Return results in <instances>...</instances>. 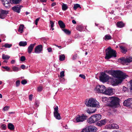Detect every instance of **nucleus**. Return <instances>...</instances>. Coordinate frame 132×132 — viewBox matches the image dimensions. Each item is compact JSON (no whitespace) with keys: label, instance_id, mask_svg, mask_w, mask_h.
Returning a JSON list of instances; mask_svg holds the SVG:
<instances>
[{"label":"nucleus","instance_id":"27","mask_svg":"<svg viewBox=\"0 0 132 132\" xmlns=\"http://www.w3.org/2000/svg\"><path fill=\"white\" fill-rule=\"evenodd\" d=\"M24 27V25H21L19 27L18 31L22 33L23 31V29Z\"/></svg>","mask_w":132,"mask_h":132},{"label":"nucleus","instance_id":"54","mask_svg":"<svg viewBox=\"0 0 132 132\" xmlns=\"http://www.w3.org/2000/svg\"><path fill=\"white\" fill-rule=\"evenodd\" d=\"M21 68L22 69H24L26 68V66L24 65H22L21 66Z\"/></svg>","mask_w":132,"mask_h":132},{"label":"nucleus","instance_id":"38","mask_svg":"<svg viewBox=\"0 0 132 132\" xmlns=\"http://www.w3.org/2000/svg\"><path fill=\"white\" fill-rule=\"evenodd\" d=\"M81 132H89L88 127L85 128L83 129L81 131Z\"/></svg>","mask_w":132,"mask_h":132},{"label":"nucleus","instance_id":"26","mask_svg":"<svg viewBox=\"0 0 132 132\" xmlns=\"http://www.w3.org/2000/svg\"><path fill=\"white\" fill-rule=\"evenodd\" d=\"M19 45L20 46H24L27 45V43L26 41H21L19 43Z\"/></svg>","mask_w":132,"mask_h":132},{"label":"nucleus","instance_id":"63","mask_svg":"<svg viewBox=\"0 0 132 132\" xmlns=\"http://www.w3.org/2000/svg\"><path fill=\"white\" fill-rule=\"evenodd\" d=\"M112 132H120L119 131H117L116 130H114Z\"/></svg>","mask_w":132,"mask_h":132},{"label":"nucleus","instance_id":"15","mask_svg":"<svg viewBox=\"0 0 132 132\" xmlns=\"http://www.w3.org/2000/svg\"><path fill=\"white\" fill-rule=\"evenodd\" d=\"M21 6L20 5H18L17 6H14L12 7V9L15 12L19 13L21 9Z\"/></svg>","mask_w":132,"mask_h":132},{"label":"nucleus","instance_id":"6","mask_svg":"<svg viewBox=\"0 0 132 132\" xmlns=\"http://www.w3.org/2000/svg\"><path fill=\"white\" fill-rule=\"evenodd\" d=\"M105 87L103 85L97 86L95 90L98 93H102L104 94L105 90Z\"/></svg>","mask_w":132,"mask_h":132},{"label":"nucleus","instance_id":"56","mask_svg":"<svg viewBox=\"0 0 132 132\" xmlns=\"http://www.w3.org/2000/svg\"><path fill=\"white\" fill-rule=\"evenodd\" d=\"M56 5V3L55 2L51 4V6L52 7H53Z\"/></svg>","mask_w":132,"mask_h":132},{"label":"nucleus","instance_id":"43","mask_svg":"<svg viewBox=\"0 0 132 132\" xmlns=\"http://www.w3.org/2000/svg\"><path fill=\"white\" fill-rule=\"evenodd\" d=\"M27 83V81L25 79L22 80L21 81V83L23 85H24Z\"/></svg>","mask_w":132,"mask_h":132},{"label":"nucleus","instance_id":"36","mask_svg":"<svg viewBox=\"0 0 132 132\" xmlns=\"http://www.w3.org/2000/svg\"><path fill=\"white\" fill-rule=\"evenodd\" d=\"M96 110V109H95V110L92 111V110H90L89 109H88L87 110V112L89 114H90L91 113H94Z\"/></svg>","mask_w":132,"mask_h":132},{"label":"nucleus","instance_id":"41","mask_svg":"<svg viewBox=\"0 0 132 132\" xmlns=\"http://www.w3.org/2000/svg\"><path fill=\"white\" fill-rule=\"evenodd\" d=\"M77 29L78 30L80 31H81L83 29V27L81 26H79L77 28Z\"/></svg>","mask_w":132,"mask_h":132},{"label":"nucleus","instance_id":"16","mask_svg":"<svg viewBox=\"0 0 132 132\" xmlns=\"http://www.w3.org/2000/svg\"><path fill=\"white\" fill-rule=\"evenodd\" d=\"M36 44L35 43L34 44H31L28 46V51L29 53H31Z\"/></svg>","mask_w":132,"mask_h":132},{"label":"nucleus","instance_id":"51","mask_svg":"<svg viewBox=\"0 0 132 132\" xmlns=\"http://www.w3.org/2000/svg\"><path fill=\"white\" fill-rule=\"evenodd\" d=\"M39 19H40L39 18H37L35 20V24L36 25H37L38 22L39 21Z\"/></svg>","mask_w":132,"mask_h":132},{"label":"nucleus","instance_id":"20","mask_svg":"<svg viewBox=\"0 0 132 132\" xmlns=\"http://www.w3.org/2000/svg\"><path fill=\"white\" fill-rule=\"evenodd\" d=\"M58 23L61 28H64L65 27V24L62 21L59 20V21Z\"/></svg>","mask_w":132,"mask_h":132},{"label":"nucleus","instance_id":"42","mask_svg":"<svg viewBox=\"0 0 132 132\" xmlns=\"http://www.w3.org/2000/svg\"><path fill=\"white\" fill-rule=\"evenodd\" d=\"M15 85L16 87H18L19 86L20 84V81L19 80H17L15 82Z\"/></svg>","mask_w":132,"mask_h":132},{"label":"nucleus","instance_id":"37","mask_svg":"<svg viewBox=\"0 0 132 132\" xmlns=\"http://www.w3.org/2000/svg\"><path fill=\"white\" fill-rule=\"evenodd\" d=\"M1 128L2 130H5L6 128V126L5 124H3L1 125Z\"/></svg>","mask_w":132,"mask_h":132},{"label":"nucleus","instance_id":"44","mask_svg":"<svg viewBox=\"0 0 132 132\" xmlns=\"http://www.w3.org/2000/svg\"><path fill=\"white\" fill-rule=\"evenodd\" d=\"M50 24H51V28H52L54 27V23L51 20H50Z\"/></svg>","mask_w":132,"mask_h":132},{"label":"nucleus","instance_id":"17","mask_svg":"<svg viewBox=\"0 0 132 132\" xmlns=\"http://www.w3.org/2000/svg\"><path fill=\"white\" fill-rule=\"evenodd\" d=\"M122 61L124 62L125 63H130L132 61V58L129 57L126 58H124L121 59Z\"/></svg>","mask_w":132,"mask_h":132},{"label":"nucleus","instance_id":"47","mask_svg":"<svg viewBox=\"0 0 132 132\" xmlns=\"http://www.w3.org/2000/svg\"><path fill=\"white\" fill-rule=\"evenodd\" d=\"M3 68L6 69L7 71H9L10 70V68L8 67L5 66V67H3Z\"/></svg>","mask_w":132,"mask_h":132},{"label":"nucleus","instance_id":"35","mask_svg":"<svg viewBox=\"0 0 132 132\" xmlns=\"http://www.w3.org/2000/svg\"><path fill=\"white\" fill-rule=\"evenodd\" d=\"M79 7L81 8L80 5L79 4H76L74 5L73 8L75 10L77 8Z\"/></svg>","mask_w":132,"mask_h":132},{"label":"nucleus","instance_id":"25","mask_svg":"<svg viewBox=\"0 0 132 132\" xmlns=\"http://www.w3.org/2000/svg\"><path fill=\"white\" fill-rule=\"evenodd\" d=\"M119 47L121 49L122 52L124 53H125L127 52V49L125 47L122 46H119Z\"/></svg>","mask_w":132,"mask_h":132},{"label":"nucleus","instance_id":"50","mask_svg":"<svg viewBox=\"0 0 132 132\" xmlns=\"http://www.w3.org/2000/svg\"><path fill=\"white\" fill-rule=\"evenodd\" d=\"M130 83L131 85L130 90L131 92L132 93V80H131L130 81Z\"/></svg>","mask_w":132,"mask_h":132},{"label":"nucleus","instance_id":"49","mask_svg":"<svg viewBox=\"0 0 132 132\" xmlns=\"http://www.w3.org/2000/svg\"><path fill=\"white\" fill-rule=\"evenodd\" d=\"M79 76L80 77L83 78L84 79H85V75H82V74H80L79 75Z\"/></svg>","mask_w":132,"mask_h":132},{"label":"nucleus","instance_id":"52","mask_svg":"<svg viewBox=\"0 0 132 132\" xmlns=\"http://www.w3.org/2000/svg\"><path fill=\"white\" fill-rule=\"evenodd\" d=\"M38 90L39 91H41L42 90V87L39 86L38 88Z\"/></svg>","mask_w":132,"mask_h":132},{"label":"nucleus","instance_id":"31","mask_svg":"<svg viewBox=\"0 0 132 132\" xmlns=\"http://www.w3.org/2000/svg\"><path fill=\"white\" fill-rule=\"evenodd\" d=\"M10 57L7 55H5L3 54L2 55V59H9Z\"/></svg>","mask_w":132,"mask_h":132},{"label":"nucleus","instance_id":"62","mask_svg":"<svg viewBox=\"0 0 132 132\" xmlns=\"http://www.w3.org/2000/svg\"><path fill=\"white\" fill-rule=\"evenodd\" d=\"M43 10L44 11H46V12H48V11H47V10L46 9H43Z\"/></svg>","mask_w":132,"mask_h":132},{"label":"nucleus","instance_id":"8","mask_svg":"<svg viewBox=\"0 0 132 132\" xmlns=\"http://www.w3.org/2000/svg\"><path fill=\"white\" fill-rule=\"evenodd\" d=\"M8 13V11L0 9V18L4 19L5 18L7 14Z\"/></svg>","mask_w":132,"mask_h":132},{"label":"nucleus","instance_id":"32","mask_svg":"<svg viewBox=\"0 0 132 132\" xmlns=\"http://www.w3.org/2000/svg\"><path fill=\"white\" fill-rule=\"evenodd\" d=\"M12 68L13 71H14L17 72L20 70V69L19 68L15 66H13Z\"/></svg>","mask_w":132,"mask_h":132},{"label":"nucleus","instance_id":"19","mask_svg":"<svg viewBox=\"0 0 132 132\" xmlns=\"http://www.w3.org/2000/svg\"><path fill=\"white\" fill-rule=\"evenodd\" d=\"M113 129H118L119 128L117 124L114 123L110 124L109 125Z\"/></svg>","mask_w":132,"mask_h":132},{"label":"nucleus","instance_id":"22","mask_svg":"<svg viewBox=\"0 0 132 132\" xmlns=\"http://www.w3.org/2000/svg\"><path fill=\"white\" fill-rule=\"evenodd\" d=\"M87 121L88 122L90 123L95 122L94 118L92 116L88 119Z\"/></svg>","mask_w":132,"mask_h":132},{"label":"nucleus","instance_id":"4","mask_svg":"<svg viewBox=\"0 0 132 132\" xmlns=\"http://www.w3.org/2000/svg\"><path fill=\"white\" fill-rule=\"evenodd\" d=\"M111 101L110 105L112 107L116 108L118 106L119 104V99L117 97H110Z\"/></svg>","mask_w":132,"mask_h":132},{"label":"nucleus","instance_id":"58","mask_svg":"<svg viewBox=\"0 0 132 132\" xmlns=\"http://www.w3.org/2000/svg\"><path fill=\"white\" fill-rule=\"evenodd\" d=\"M72 22L73 24H75L76 23V22L74 20H72Z\"/></svg>","mask_w":132,"mask_h":132},{"label":"nucleus","instance_id":"12","mask_svg":"<svg viewBox=\"0 0 132 132\" xmlns=\"http://www.w3.org/2000/svg\"><path fill=\"white\" fill-rule=\"evenodd\" d=\"M107 121V120L105 119L103 120H102L100 121H98L96 123L97 125L99 126H101L103 125H104Z\"/></svg>","mask_w":132,"mask_h":132},{"label":"nucleus","instance_id":"14","mask_svg":"<svg viewBox=\"0 0 132 132\" xmlns=\"http://www.w3.org/2000/svg\"><path fill=\"white\" fill-rule=\"evenodd\" d=\"M89 132H95L97 130V128L93 126H90L88 127Z\"/></svg>","mask_w":132,"mask_h":132},{"label":"nucleus","instance_id":"23","mask_svg":"<svg viewBox=\"0 0 132 132\" xmlns=\"http://www.w3.org/2000/svg\"><path fill=\"white\" fill-rule=\"evenodd\" d=\"M117 26L119 28H121L123 27L124 26V24L122 22L119 21L117 23Z\"/></svg>","mask_w":132,"mask_h":132},{"label":"nucleus","instance_id":"28","mask_svg":"<svg viewBox=\"0 0 132 132\" xmlns=\"http://www.w3.org/2000/svg\"><path fill=\"white\" fill-rule=\"evenodd\" d=\"M68 7L66 4L64 3L62 5V9L63 11H65L68 9Z\"/></svg>","mask_w":132,"mask_h":132},{"label":"nucleus","instance_id":"30","mask_svg":"<svg viewBox=\"0 0 132 132\" xmlns=\"http://www.w3.org/2000/svg\"><path fill=\"white\" fill-rule=\"evenodd\" d=\"M21 1V0H10L11 2L15 4H19Z\"/></svg>","mask_w":132,"mask_h":132},{"label":"nucleus","instance_id":"1","mask_svg":"<svg viewBox=\"0 0 132 132\" xmlns=\"http://www.w3.org/2000/svg\"><path fill=\"white\" fill-rule=\"evenodd\" d=\"M107 72L113 77L110 78L109 76L102 72L100 77V80L102 82H106L110 79L111 84L113 86H116L121 83L123 79L128 77L125 73L119 70L110 71Z\"/></svg>","mask_w":132,"mask_h":132},{"label":"nucleus","instance_id":"5","mask_svg":"<svg viewBox=\"0 0 132 132\" xmlns=\"http://www.w3.org/2000/svg\"><path fill=\"white\" fill-rule=\"evenodd\" d=\"M88 117L85 114H83L81 115H77L75 118V119L77 122H82L86 119Z\"/></svg>","mask_w":132,"mask_h":132},{"label":"nucleus","instance_id":"45","mask_svg":"<svg viewBox=\"0 0 132 132\" xmlns=\"http://www.w3.org/2000/svg\"><path fill=\"white\" fill-rule=\"evenodd\" d=\"M102 101L104 103L106 102L107 101V98L106 97L102 98Z\"/></svg>","mask_w":132,"mask_h":132},{"label":"nucleus","instance_id":"9","mask_svg":"<svg viewBox=\"0 0 132 132\" xmlns=\"http://www.w3.org/2000/svg\"><path fill=\"white\" fill-rule=\"evenodd\" d=\"M124 106H130L132 105V98H128L125 100L123 103Z\"/></svg>","mask_w":132,"mask_h":132},{"label":"nucleus","instance_id":"33","mask_svg":"<svg viewBox=\"0 0 132 132\" xmlns=\"http://www.w3.org/2000/svg\"><path fill=\"white\" fill-rule=\"evenodd\" d=\"M63 30L67 35H70V34L71 31L67 29H63Z\"/></svg>","mask_w":132,"mask_h":132},{"label":"nucleus","instance_id":"59","mask_svg":"<svg viewBox=\"0 0 132 132\" xmlns=\"http://www.w3.org/2000/svg\"><path fill=\"white\" fill-rule=\"evenodd\" d=\"M40 1L42 2H46V0H40Z\"/></svg>","mask_w":132,"mask_h":132},{"label":"nucleus","instance_id":"13","mask_svg":"<svg viewBox=\"0 0 132 132\" xmlns=\"http://www.w3.org/2000/svg\"><path fill=\"white\" fill-rule=\"evenodd\" d=\"M92 116L94 118V120L95 122L99 120L101 118V116L99 114L93 115Z\"/></svg>","mask_w":132,"mask_h":132},{"label":"nucleus","instance_id":"24","mask_svg":"<svg viewBox=\"0 0 132 132\" xmlns=\"http://www.w3.org/2000/svg\"><path fill=\"white\" fill-rule=\"evenodd\" d=\"M103 39L105 40H106L111 39L112 37L110 35L108 34L105 36L103 38Z\"/></svg>","mask_w":132,"mask_h":132},{"label":"nucleus","instance_id":"21","mask_svg":"<svg viewBox=\"0 0 132 132\" xmlns=\"http://www.w3.org/2000/svg\"><path fill=\"white\" fill-rule=\"evenodd\" d=\"M8 128L9 129L11 130H12L14 129V125L11 123H9L8 124Z\"/></svg>","mask_w":132,"mask_h":132},{"label":"nucleus","instance_id":"48","mask_svg":"<svg viewBox=\"0 0 132 132\" xmlns=\"http://www.w3.org/2000/svg\"><path fill=\"white\" fill-rule=\"evenodd\" d=\"M33 97V95L32 94L30 95L29 96V99L30 101H31Z\"/></svg>","mask_w":132,"mask_h":132},{"label":"nucleus","instance_id":"39","mask_svg":"<svg viewBox=\"0 0 132 132\" xmlns=\"http://www.w3.org/2000/svg\"><path fill=\"white\" fill-rule=\"evenodd\" d=\"M64 71H62L60 72V76L62 78L64 76Z\"/></svg>","mask_w":132,"mask_h":132},{"label":"nucleus","instance_id":"64","mask_svg":"<svg viewBox=\"0 0 132 132\" xmlns=\"http://www.w3.org/2000/svg\"><path fill=\"white\" fill-rule=\"evenodd\" d=\"M2 95L1 94H0V98H2Z\"/></svg>","mask_w":132,"mask_h":132},{"label":"nucleus","instance_id":"29","mask_svg":"<svg viewBox=\"0 0 132 132\" xmlns=\"http://www.w3.org/2000/svg\"><path fill=\"white\" fill-rule=\"evenodd\" d=\"M65 57L64 54H61L59 55V60L62 61L65 59Z\"/></svg>","mask_w":132,"mask_h":132},{"label":"nucleus","instance_id":"60","mask_svg":"<svg viewBox=\"0 0 132 132\" xmlns=\"http://www.w3.org/2000/svg\"><path fill=\"white\" fill-rule=\"evenodd\" d=\"M126 89H127V88H126L125 87H123V90L124 91H125L126 90Z\"/></svg>","mask_w":132,"mask_h":132},{"label":"nucleus","instance_id":"18","mask_svg":"<svg viewBox=\"0 0 132 132\" xmlns=\"http://www.w3.org/2000/svg\"><path fill=\"white\" fill-rule=\"evenodd\" d=\"M2 2L3 5L6 7H7L9 6L10 0H1Z\"/></svg>","mask_w":132,"mask_h":132},{"label":"nucleus","instance_id":"55","mask_svg":"<svg viewBox=\"0 0 132 132\" xmlns=\"http://www.w3.org/2000/svg\"><path fill=\"white\" fill-rule=\"evenodd\" d=\"M35 104L37 106H39V104L38 102H36L35 103Z\"/></svg>","mask_w":132,"mask_h":132},{"label":"nucleus","instance_id":"34","mask_svg":"<svg viewBox=\"0 0 132 132\" xmlns=\"http://www.w3.org/2000/svg\"><path fill=\"white\" fill-rule=\"evenodd\" d=\"M12 45L11 44H10L8 43H6L3 46H4L6 48H9L11 47Z\"/></svg>","mask_w":132,"mask_h":132},{"label":"nucleus","instance_id":"40","mask_svg":"<svg viewBox=\"0 0 132 132\" xmlns=\"http://www.w3.org/2000/svg\"><path fill=\"white\" fill-rule=\"evenodd\" d=\"M26 58L24 56H22L20 59V60L21 61H23L26 60Z\"/></svg>","mask_w":132,"mask_h":132},{"label":"nucleus","instance_id":"11","mask_svg":"<svg viewBox=\"0 0 132 132\" xmlns=\"http://www.w3.org/2000/svg\"><path fill=\"white\" fill-rule=\"evenodd\" d=\"M43 46L42 45H40L37 46L35 49V52L36 53H39L42 50Z\"/></svg>","mask_w":132,"mask_h":132},{"label":"nucleus","instance_id":"61","mask_svg":"<svg viewBox=\"0 0 132 132\" xmlns=\"http://www.w3.org/2000/svg\"><path fill=\"white\" fill-rule=\"evenodd\" d=\"M55 46L57 47H58L59 48H61V46H58L57 45H55Z\"/></svg>","mask_w":132,"mask_h":132},{"label":"nucleus","instance_id":"10","mask_svg":"<svg viewBox=\"0 0 132 132\" xmlns=\"http://www.w3.org/2000/svg\"><path fill=\"white\" fill-rule=\"evenodd\" d=\"M114 90V89L110 88H109L107 89H106L105 88V90L104 94L109 95H111L113 94Z\"/></svg>","mask_w":132,"mask_h":132},{"label":"nucleus","instance_id":"3","mask_svg":"<svg viewBox=\"0 0 132 132\" xmlns=\"http://www.w3.org/2000/svg\"><path fill=\"white\" fill-rule=\"evenodd\" d=\"M99 102L95 98H90L85 104L88 107H96L99 108L100 107Z\"/></svg>","mask_w":132,"mask_h":132},{"label":"nucleus","instance_id":"53","mask_svg":"<svg viewBox=\"0 0 132 132\" xmlns=\"http://www.w3.org/2000/svg\"><path fill=\"white\" fill-rule=\"evenodd\" d=\"M47 50L49 52H52V49L51 48H47Z\"/></svg>","mask_w":132,"mask_h":132},{"label":"nucleus","instance_id":"2","mask_svg":"<svg viewBox=\"0 0 132 132\" xmlns=\"http://www.w3.org/2000/svg\"><path fill=\"white\" fill-rule=\"evenodd\" d=\"M106 56L105 58L106 59H109L112 57H116V51L111 49L110 47H109L105 50Z\"/></svg>","mask_w":132,"mask_h":132},{"label":"nucleus","instance_id":"57","mask_svg":"<svg viewBox=\"0 0 132 132\" xmlns=\"http://www.w3.org/2000/svg\"><path fill=\"white\" fill-rule=\"evenodd\" d=\"M15 62V61L14 60H12L11 62V63L12 64H14Z\"/></svg>","mask_w":132,"mask_h":132},{"label":"nucleus","instance_id":"46","mask_svg":"<svg viewBox=\"0 0 132 132\" xmlns=\"http://www.w3.org/2000/svg\"><path fill=\"white\" fill-rule=\"evenodd\" d=\"M9 107L8 106H6L3 108V110L4 111L7 110L9 109Z\"/></svg>","mask_w":132,"mask_h":132},{"label":"nucleus","instance_id":"7","mask_svg":"<svg viewBox=\"0 0 132 132\" xmlns=\"http://www.w3.org/2000/svg\"><path fill=\"white\" fill-rule=\"evenodd\" d=\"M54 116L55 118L57 119L60 120L61 119V117L60 114L58 112V109L57 106H56L54 108Z\"/></svg>","mask_w":132,"mask_h":132}]
</instances>
